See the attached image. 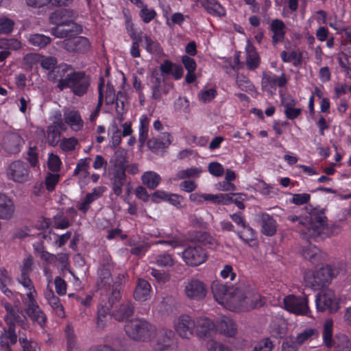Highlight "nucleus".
<instances>
[{
  "label": "nucleus",
  "mask_w": 351,
  "mask_h": 351,
  "mask_svg": "<svg viewBox=\"0 0 351 351\" xmlns=\"http://www.w3.org/2000/svg\"><path fill=\"white\" fill-rule=\"evenodd\" d=\"M287 330L284 323L273 322L270 326V333L276 338H281L286 335Z\"/></svg>",
  "instance_id": "54"
},
{
  "label": "nucleus",
  "mask_w": 351,
  "mask_h": 351,
  "mask_svg": "<svg viewBox=\"0 0 351 351\" xmlns=\"http://www.w3.org/2000/svg\"><path fill=\"white\" fill-rule=\"evenodd\" d=\"M124 328L127 336L136 341H151L156 333V326L143 319H130Z\"/></svg>",
  "instance_id": "4"
},
{
  "label": "nucleus",
  "mask_w": 351,
  "mask_h": 351,
  "mask_svg": "<svg viewBox=\"0 0 351 351\" xmlns=\"http://www.w3.org/2000/svg\"><path fill=\"white\" fill-rule=\"evenodd\" d=\"M99 279L97 286L99 289H107L112 285V280L110 269L106 266H102L98 271Z\"/></svg>",
  "instance_id": "41"
},
{
  "label": "nucleus",
  "mask_w": 351,
  "mask_h": 351,
  "mask_svg": "<svg viewBox=\"0 0 351 351\" xmlns=\"http://www.w3.org/2000/svg\"><path fill=\"white\" fill-rule=\"evenodd\" d=\"M109 308L103 305H99L97 309V315L96 319L97 326L99 328H104L108 321Z\"/></svg>",
  "instance_id": "48"
},
{
  "label": "nucleus",
  "mask_w": 351,
  "mask_h": 351,
  "mask_svg": "<svg viewBox=\"0 0 351 351\" xmlns=\"http://www.w3.org/2000/svg\"><path fill=\"white\" fill-rule=\"evenodd\" d=\"M14 21L8 18H0V34H8L12 32Z\"/></svg>",
  "instance_id": "64"
},
{
  "label": "nucleus",
  "mask_w": 351,
  "mask_h": 351,
  "mask_svg": "<svg viewBox=\"0 0 351 351\" xmlns=\"http://www.w3.org/2000/svg\"><path fill=\"white\" fill-rule=\"evenodd\" d=\"M130 250V253L136 256H143L149 249L151 245L145 241L141 242L137 245H132Z\"/></svg>",
  "instance_id": "62"
},
{
  "label": "nucleus",
  "mask_w": 351,
  "mask_h": 351,
  "mask_svg": "<svg viewBox=\"0 0 351 351\" xmlns=\"http://www.w3.org/2000/svg\"><path fill=\"white\" fill-rule=\"evenodd\" d=\"M45 298L53 309V312L60 317L64 316V311L58 297H57L51 289H47L45 292Z\"/></svg>",
  "instance_id": "31"
},
{
  "label": "nucleus",
  "mask_w": 351,
  "mask_h": 351,
  "mask_svg": "<svg viewBox=\"0 0 351 351\" xmlns=\"http://www.w3.org/2000/svg\"><path fill=\"white\" fill-rule=\"evenodd\" d=\"M63 119L64 124L67 125L75 132L80 131L84 127V121L80 112L77 110L71 108L64 109Z\"/></svg>",
  "instance_id": "22"
},
{
  "label": "nucleus",
  "mask_w": 351,
  "mask_h": 351,
  "mask_svg": "<svg viewBox=\"0 0 351 351\" xmlns=\"http://www.w3.org/2000/svg\"><path fill=\"white\" fill-rule=\"evenodd\" d=\"M104 191L105 188L103 186H98L94 188L92 192L88 193L86 195L84 199L79 204L78 208L80 210L83 211L84 213H86L89 208L90 204L96 199H99L102 195Z\"/></svg>",
  "instance_id": "33"
},
{
  "label": "nucleus",
  "mask_w": 351,
  "mask_h": 351,
  "mask_svg": "<svg viewBox=\"0 0 351 351\" xmlns=\"http://www.w3.org/2000/svg\"><path fill=\"white\" fill-rule=\"evenodd\" d=\"M57 125H49L46 131L43 130L46 143L51 146H56L60 141L61 132Z\"/></svg>",
  "instance_id": "37"
},
{
  "label": "nucleus",
  "mask_w": 351,
  "mask_h": 351,
  "mask_svg": "<svg viewBox=\"0 0 351 351\" xmlns=\"http://www.w3.org/2000/svg\"><path fill=\"white\" fill-rule=\"evenodd\" d=\"M28 43L38 49H43L51 43V38L38 33L29 34L27 37Z\"/></svg>",
  "instance_id": "36"
},
{
  "label": "nucleus",
  "mask_w": 351,
  "mask_h": 351,
  "mask_svg": "<svg viewBox=\"0 0 351 351\" xmlns=\"http://www.w3.org/2000/svg\"><path fill=\"white\" fill-rule=\"evenodd\" d=\"M217 95V88L214 86H205L197 93V99L202 104L211 102Z\"/></svg>",
  "instance_id": "39"
},
{
  "label": "nucleus",
  "mask_w": 351,
  "mask_h": 351,
  "mask_svg": "<svg viewBox=\"0 0 351 351\" xmlns=\"http://www.w3.org/2000/svg\"><path fill=\"white\" fill-rule=\"evenodd\" d=\"M21 47V43L15 38H10V39H0V48L10 49V50H17Z\"/></svg>",
  "instance_id": "57"
},
{
  "label": "nucleus",
  "mask_w": 351,
  "mask_h": 351,
  "mask_svg": "<svg viewBox=\"0 0 351 351\" xmlns=\"http://www.w3.org/2000/svg\"><path fill=\"white\" fill-rule=\"evenodd\" d=\"M74 71L73 67L67 64H60L47 73V79L56 84L60 90L68 88L69 82Z\"/></svg>",
  "instance_id": "7"
},
{
  "label": "nucleus",
  "mask_w": 351,
  "mask_h": 351,
  "mask_svg": "<svg viewBox=\"0 0 351 351\" xmlns=\"http://www.w3.org/2000/svg\"><path fill=\"white\" fill-rule=\"evenodd\" d=\"M110 180L114 193L117 196L120 195L125 180V169H114Z\"/></svg>",
  "instance_id": "28"
},
{
  "label": "nucleus",
  "mask_w": 351,
  "mask_h": 351,
  "mask_svg": "<svg viewBox=\"0 0 351 351\" xmlns=\"http://www.w3.org/2000/svg\"><path fill=\"white\" fill-rule=\"evenodd\" d=\"M14 204L12 199L4 193H0V219L8 220L14 213Z\"/></svg>",
  "instance_id": "27"
},
{
  "label": "nucleus",
  "mask_w": 351,
  "mask_h": 351,
  "mask_svg": "<svg viewBox=\"0 0 351 351\" xmlns=\"http://www.w3.org/2000/svg\"><path fill=\"white\" fill-rule=\"evenodd\" d=\"M90 162L89 158L80 159L73 171V176L78 177V183L82 187L87 184L89 178Z\"/></svg>",
  "instance_id": "25"
},
{
  "label": "nucleus",
  "mask_w": 351,
  "mask_h": 351,
  "mask_svg": "<svg viewBox=\"0 0 351 351\" xmlns=\"http://www.w3.org/2000/svg\"><path fill=\"white\" fill-rule=\"evenodd\" d=\"M151 292V286L149 283L145 280H138V284L134 293V297L136 300L146 301L149 298Z\"/></svg>",
  "instance_id": "35"
},
{
  "label": "nucleus",
  "mask_w": 351,
  "mask_h": 351,
  "mask_svg": "<svg viewBox=\"0 0 351 351\" xmlns=\"http://www.w3.org/2000/svg\"><path fill=\"white\" fill-rule=\"evenodd\" d=\"M62 27V26L56 25V27L51 29V34L57 38H62L80 34L82 32V27L80 25H74V27Z\"/></svg>",
  "instance_id": "34"
},
{
  "label": "nucleus",
  "mask_w": 351,
  "mask_h": 351,
  "mask_svg": "<svg viewBox=\"0 0 351 351\" xmlns=\"http://www.w3.org/2000/svg\"><path fill=\"white\" fill-rule=\"evenodd\" d=\"M316 308L318 311H329L336 312L339 309L337 296L331 289H326L321 291L315 299Z\"/></svg>",
  "instance_id": "12"
},
{
  "label": "nucleus",
  "mask_w": 351,
  "mask_h": 351,
  "mask_svg": "<svg viewBox=\"0 0 351 351\" xmlns=\"http://www.w3.org/2000/svg\"><path fill=\"white\" fill-rule=\"evenodd\" d=\"M78 144V141L75 137L64 138L60 141V147L64 152H72Z\"/></svg>",
  "instance_id": "53"
},
{
  "label": "nucleus",
  "mask_w": 351,
  "mask_h": 351,
  "mask_svg": "<svg viewBox=\"0 0 351 351\" xmlns=\"http://www.w3.org/2000/svg\"><path fill=\"white\" fill-rule=\"evenodd\" d=\"M62 47L68 51L84 53L90 49V45L86 37L77 36L64 40Z\"/></svg>",
  "instance_id": "21"
},
{
  "label": "nucleus",
  "mask_w": 351,
  "mask_h": 351,
  "mask_svg": "<svg viewBox=\"0 0 351 351\" xmlns=\"http://www.w3.org/2000/svg\"><path fill=\"white\" fill-rule=\"evenodd\" d=\"M215 330L226 337H234L237 332V326L230 317L223 316L216 322Z\"/></svg>",
  "instance_id": "24"
},
{
  "label": "nucleus",
  "mask_w": 351,
  "mask_h": 351,
  "mask_svg": "<svg viewBox=\"0 0 351 351\" xmlns=\"http://www.w3.org/2000/svg\"><path fill=\"white\" fill-rule=\"evenodd\" d=\"M174 336L172 330L168 328L157 329L153 335L151 341H153L156 351H169L171 348V340Z\"/></svg>",
  "instance_id": "14"
},
{
  "label": "nucleus",
  "mask_w": 351,
  "mask_h": 351,
  "mask_svg": "<svg viewBox=\"0 0 351 351\" xmlns=\"http://www.w3.org/2000/svg\"><path fill=\"white\" fill-rule=\"evenodd\" d=\"M280 58L284 62H293V64L295 66L302 64L301 54L295 51L291 53L283 51L280 53Z\"/></svg>",
  "instance_id": "47"
},
{
  "label": "nucleus",
  "mask_w": 351,
  "mask_h": 351,
  "mask_svg": "<svg viewBox=\"0 0 351 351\" xmlns=\"http://www.w3.org/2000/svg\"><path fill=\"white\" fill-rule=\"evenodd\" d=\"M109 132L112 134L110 141L111 146L113 147H117L121 142V130L116 124H113L109 129Z\"/></svg>",
  "instance_id": "59"
},
{
  "label": "nucleus",
  "mask_w": 351,
  "mask_h": 351,
  "mask_svg": "<svg viewBox=\"0 0 351 351\" xmlns=\"http://www.w3.org/2000/svg\"><path fill=\"white\" fill-rule=\"evenodd\" d=\"M7 175L9 179L16 182H25L29 178L28 166L26 163L17 160L12 162L8 169Z\"/></svg>",
  "instance_id": "15"
},
{
  "label": "nucleus",
  "mask_w": 351,
  "mask_h": 351,
  "mask_svg": "<svg viewBox=\"0 0 351 351\" xmlns=\"http://www.w3.org/2000/svg\"><path fill=\"white\" fill-rule=\"evenodd\" d=\"M274 348V343L269 338H264L258 341L253 349V351H271Z\"/></svg>",
  "instance_id": "60"
},
{
  "label": "nucleus",
  "mask_w": 351,
  "mask_h": 351,
  "mask_svg": "<svg viewBox=\"0 0 351 351\" xmlns=\"http://www.w3.org/2000/svg\"><path fill=\"white\" fill-rule=\"evenodd\" d=\"M90 86V78L84 72L73 71L69 82L68 88L77 96H82L88 91Z\"/></svg>",
  "instance_id": "13"
},
{
  "label": "nucleus",
  "mask_w": 351,
  "mask_h": 351,
  "mask_svg": "<svg viewBox=\"0 0 351 351\" xmlns=\"http://www.w3.org/2000/svg\"><path fill=\"white\" fill-rule=\"evenodd\" d=\"M283 305L285 309L297 315H306L309 311L306 296L289 295L284 298Z\"/></svg>",
  "instance_id": "11"
},
{
  "label": "nucleus",
  "mask_w": 351,
  "mask_h": 351,
  "mask_svg": "<svg viewBox=\"0 0 351 351\" xmlns=\"http://www.w3.org/2000/svg\"><path fill=\"white\" fill-rule=\"evenodd\" d=\"M78 16L76 11L72 9H60L52 12L49 16V23L56 25L74 27L78 25L75 20Z\"/></svg>",
  "instance_id": "10"
},
{
  "label": "nucleus",
  "mask_w": 351,
  "mask_h": 351,
  "mask_svg": "<svg viewBox=\"0 0 351 351\" xmlns=\"http://www.w3.org/2000/svg\"><path fill=\"white\" fill-rule=\"evenodd\" d=\"M2 306L5 308L7 314L4 317V321L6 324H12L16 322L23 328L25 329L29 327L28 322L25 318L22 319L18 314L19 308L17 306H13L7 302L2 301Z\"/></svg>",
  "instance_id": "23"
},
{
  "label": "nucleus",
  "mask_w": 351,
  "mask_h": 351,
  "mask_svg": "<svg viewBox=\"0 0 351 351\" xmlns=\"http://www.w3.org/2000/svg\"><path fill=\"white\" fill-rule=\"evenodd\" d=\"M211 289L216 301L230 311L258 308L265 302L261 295L245 282L229 287L219 281H214Z\"/></svg>",
  "instance_id": "1"
},
{
  "label": "nucleus",
  "mask_w": 351,
  "mask_h": 351,
  "mask_svg": "<svg viewBox=\"0 0 351 351\" xmlns=\"http://www.w3.org/2000/svg\"><path fill=\"white\" fill-rule=\"evenodd\" d=\"M206 254L200 246H190L182 252L184 261L190 266H198L206 260Z\"/></svg>",
  "instance_id": "16"
},
{
  "label": "nucleus",
  "mask_w": 351,
  "mask_h": 351,
  "mask_svg": "<svg viewBox=\"0 0 351 351\" xmlns=\"http://www.w3.org/2000/svg\"><path fill=\"white\" fill-rule=\"evenodd\" d=\"M142 182L147 188L154 189L161 181V178L157 173L148 171L145 172L141 176Z\"/></svg>",
  "instance_id": "40"
},
{
  "label": "nucleus",
  "mask_w": 351,
  "mask_h": 351,
  "mask_svg": "<svg viewBox=\"0 0 351 351\" xmlns=\"http://www.w3.org/2000/svg\"><path fill=\"white\" fill-rule=\"evenodd\" d=\"M269 29L272 32L271 38L274 45L284 40L287 27L282 20L278 19L272 20L269 24Z\"/></svg>",
  "instance_id": "26"
},
{
  "label": "nucleus",
  "mask_w": 351,
  "mask_h": 351,
  "mask_svg": "<svg viewBox=\"0 0 351 351\" xmlns=\"http://www.w3.org/2000/svg\"><path fill=\"white\" fill-rule=\"evenodd\" d=\"M25 293L27 298L25 313L32 322H36L43 328L46 323L47 317L36 300L37 292L36 289H32Z\"/></svg>",
  "instance_id": "8"
},
{
  "label": "nucleus",
  "mask_w": 351,
  "mask_h": 351,
  "mask_svg": "<svg viewBox=\"0 0 351 351\" xmlns=\"http://www.w3.org/2000/svg\"><path fill=\"white\" fill-rule=\"evenodd\" d=\"M318 337V331L315 328H307L299 332L294 338L299 346L308 343L313 339Z\"/></svg>",
  "instance_id": "43"
},
{
  "label": "nucleus",
  "mask_w": 351,
  "mask_h": 351,
  "mask_svg": "<svg viewBox=\"0 0 351 351\" xmlns=\"http://www.w3.org/2000/svg\"><path fill=\"white\" fill-rule=\"evenodd\" d=\"M303 256L309 260L313 263H317L319 261L321 254L319 250L315 245H308L303 250Z\"/></svg>",
  "instance_id": "46"
},
{
  "label": "nucleus",
  "mask_w": 351,
  "mask_h": 351,
  "mask_svg": "<svg viewBox=\"0 0 351 351\" xmlns=\"http://www.w3.org/2000/svg\"><path fill=\"white\" fill-rule=\"evenodd\" d=\"M215 332V324L210 319L199 317L195 320V333L199 339H206Z\"/></svg>",
  "instance_id": "18"
},
{
  "label": "nucleus",
  "mask_w": 351,
  "mask_h": 351,
  "mask_svg": "<svg viewBox=\"0 0 351 351\" xmlns=\"http://www.w3.org/2000/svg\"><path fill=\"white\" fill-rule=\"evenodd\" d=\"M143 41L145 43V48L146 51L150 53H158L160 51V45L153 40L149 36H145L143 37Z\"/></svg>",
  "instance_id": "58"
},
{
  "label": "nucleus",
  "mask_w": 351,
  "mask_h": 351,
  "mask_svg": "<svg viewBox=\"0 0 351 351\" xmlns=\"http://www.w3.org/2000/svg\"><path fill=\"white\" fill-rule=\"evenodd\" d=\"M261 232L266 236H273L277 228L276 221L267 213L260 214Z\"/></svg>",
  "instance_id": "30"
},
{
  "label": "nucleus",
  "mask_w": 351,
  "mask_h": 351,
  "mask_svg": "<svg viewBox=\"0 0 351 351\" xmlns=\"http://www.w3.org/2000/svg\"><path fill=\"white\" fill-rule=\"evenodd\" d=\"M151 84L152 97L156 100L161 98L162 92L165 95H167L173 86L171 84H166L164 76L158 73H153L151 79Z\"/></svg>",
  "instance_id": "20"
},
{
  "label": "nucleus",
  "mask_w": 351,
  "mask_h": 351,
  "mask_svg": "<svg viewBox=\"0 0 351 351\" xmlns=\"http://www.w3.org/2000/svg\"><path fill=\"white\" fill-rule=\"evenodd\" d=\"M200 5L211 15L223 17L226 12L217 0H200Z\"/></svg>",
  "instance_id": "32"
},
{
  "label": "nucleus",
  "mask_w": 351,
  "mask_h": 351,
  "mask_svg": "<svg viewBox=\"0 0 351 351\" xmlns=\"http://www.w3.org/2000/svg\"><path fill=\"white\" fill-rule=\"evenodd\" d=\"M149 119L147 115H142L140 118L138 141L143 145L148 138Z\"/></svg>",
  "instance_id": "45"
},
{
  "label": "nucleus",
  "mask_w": 351,
  "mask_h": 351,
  "mask_svg": "<svg viewBox=\"0 0 351 351\" xmlns=\"http://www.w3.org/2000/svg\"><path fill=\"white\" fill-rule=\"evenodd\" d=\"M196 239L199 242L210 248H215L217 245V243L215 239L206 232H197L196 234Z\"/></svg>",
  "instance_id": "50"
},
{
  "label": "nucleus",
  "mask_w": 351,
  "mask_h": 351,
  "mask_svg": "<svg viewBox=\"0 0 351 351\" xmlns=\"http://www.w3.org/2000/svg\"><path fill=\"white\" fill-rule=\"evenodd\" d=\"M166 141H161L157 138H152L147 141L148 147L154 153L159 154L171 143V135L169 133H164Z\"/></svg>",
  "instance_id": "38"
},
{
  "label": "nucleus",
  "mask_w": 351,
  "mask_h": 351,
  "mask_svg": "<svg viewBox=\"0 0 351 351\" xmlns=\"http://www.w3.org/2000/svg\"><path fill=\"white\" fill-rule=\"evenodd\" d=\"M43 56L36 53H29L23 57V62L25 65L32 67L42 60Z\"/></svg>",
  "instance_id": "63"
},
{
  "label": "nucleus",
  "mask_w": 351,
  "mask_h": 351,
  "mask_svg": "<svg viewBox=\"0 0 351 351\" xmlns=\"http://www.w3.org/2000/svg\"><path fill=\"white\" fill-rule=\"evenodd\" d=\"M236 83L237 86L243 91L252 92L254 90V84L243 75H237Z\"/></svg>",
  "instance_id": "49"
},
{
  "label": "nucleus",
  "mask_w": 351,
  "mask_h": 351,
  "mask_svg": "<svg viewBox=\"0 0 351 351\" xmlns=\"http://www.w3.org/2000/svg\"><path fill=\"white\" fill-rule=\"evenodd\" d=\"M183 294L186 299L200 302L204 300L208 293L206 285L195 278L186 279L182 285Z\"/></svg>",
  "instance_id": "6"
},
{
  "label": "nucleus",
  "mask_w": 351,
  "mask_h": 351,
  "mask_svg": "<svg viewBox=\"0 0 351 351\" xmlns=\"http://www.w3.org/2000/svg\"><path fill=\"white\" fill-rule=\"evenodd\" d=\"M134 313V306L130 302H126L122 304L119 308L114 313V316L116 319L119 322H122L129 317H130Z\"/></svg>",
  "instance_id": "42"
},
{
  "label": "nucleus",
  "mask_w": 351,
  "mask_h": 351,
  "mask_svg": "<svg viewBox=\"0 0 351 351\" xmlns=\"http://www.w3.org/2000/svg\"><path fill=\"white\" fill-rule=\"evenodd\" d=\"M288 82L285 73L278 76L271 72L264 73L261 80V86L263 90L272 92L277 87H284Z\"/></svg>",
  "instance_id": "17"
},
{
  "label": "nucleus",
  "mask_w": 351,
  "mask_h": 351,
  "mask_svg": "<svg viewBox=\"0 0 351 351\" xmlns=\"http://www.w3.org/2000/svg\"><path fill=\"white\" fill-rule=\"evenodd\" d=\"M139 16L145 23H149L156 16V12L154 9H149L146 5L141 3Z\"/></svg>",
  "instance_id": "55"
},
{
  "label": "nucleus",
  "mask_w": 351,
  "mask_h": 351,
  "mask_svg": "<svg viewBox=\"0 0 351 351\" xmlns=\"http://www.w3.org/2000/svg\"><path fill=\"white\" fill-rule=\"evenodd\" d=\"M288 219L292 222L298 221L301 228L300 232L309 237H315L326 233L327 218L325 215L324 208H311L308 212V216L298 217L296 215H290L288 217Z\"/></svg>",
  "instance_id": "2"
},
{
  "label": "nucleus",
  "mask_w": 351,
  "mask_h": 351,
  "mask_svg": "<svg viewBox=\"0 0 351 351\" xmlns=\"http://www.w3.org/2000/svg\"><path fill=\"white\" fill-rule=\"evenodd\" d=\"M195 320L188 314H181L173 319V327L180 338L190 339L195 334Z\"/></svg>",
  "instance_id": "9"
},
{
  "label": "nucleus",
  "mask_w": 351,
  "mask_h": 351,
  "mask_svg": "<svg viewBox=\"0 0 351 351\" xmlns=\"http://www.w3.org/2000/svg\"><path fill=\"white\" fill-rule=\"evenodd\" d=\"M150 262L162 267H171L174 264V261L171 256L167 254L158 255L155 258V261H151Z\"/></svg>",
  "instance_id": "51"
},
{
  "label": "nucleus",
  "mask_w": 351,
  "mask_h": 351,
  "mask_svg": "<svg viewBox=\"0 0 351 351\" xmlns=\"http://www.w3.org/2000/svg\"><path fill=\"white\" fill-rule=\"evenodd\" d=\"M126 155L127 152L123 149H119L114 152L113 158L114 169H125V165L126 163Z\"/></svg>",
  "instance_id": "52"
},
{
  "label": "nucleus",
  "mask_w": 351,
  "mask_h": 351,
  "mask_svg": "<svg viewBox=\"0 0 351 351\" xmlns=\"http://www.w3.org/2000/svg\"><path fill=\"white\" fill-rule=\"evenodd\" d=\"M299 347L293 337H288L282 343L281 351H298Z\"/></svg>",
  "instance_id": "61"
},
{
  "label": "nucleus",
  "mask_w": 351,
  "mask_h": 351,
  "mask_svg": "<svg viewBox=\"0 0 351 351\" xmlns=\"http://www.w3.org/2000/svg\"><path fill=\"white\" fill-rule=\"evenodd\" d=\"M345 271L343 263H340L335 267L326 265L318 269L306 271L304 274V279L306 286L317 289L331 281L334 277L343 274Z\"/></svg>",
  "instance_id": "3"
},
{
  "label": "nucleus",
  "mask_w": 351,
  "mask_h": 351,
  "mask_svg": "<svg viewBox=\"0 0 351 351\" xmlns=\"http://www.w3.org/2000/svg\"><path fill=\"white\" fill-rule=\"evenodd\" d=\"M23 144V138L17 133L10 134L5 138V149L11 154L19 152Z\"/></svg>",
  "instance_id": "29"
},
{
  "label": "nucleus",
  "mask_w": 351,
  "mask_h": 351,
  "mask_svg": "<svg viewBox=\"0 0 351 351\" xmlns=\"http://www.w3.org/2000/svg\"><path fill=\"white\" fill-rule=\"evenodd\" d=\"M32 265L33 258L32 256H27L24 258L21 267V275L17 278V281L23 286L25 291L35 289L33 282L29 278Z\"/></svg>",
  "instance_id": "19"
},
{
  "label": "nucleus",
  "mask_w": 351,
  "mask_h": 351,
  "mask_svg": "<svg viewBox=\"0 0 351 351\" xmlns=\"http://www.w3.org/2000/svg\"><path fill=\"white\" fill-rule=\"evenodd\" d=\"M247 57L246 64L250 69H254L258 67L259 64V56L257 52L254 50L253 46L247 45L246 47Z\"/></svg>",
  "instance_id": "44"
},
{
  "label": "nucleus",
  "mask_w": 351,
  "mask_h": 351,
  "mask_svg": "<svg viewBox=\"0 0 351 351\" xmlns=\"http://www.w3.org/2000/svg\"><path fill=\"white\" fill-rule=\"evenodd\" d=\"M333 335V322L332 319H326L324 324L322 332L323 343L328 348H334L336 351H351V341L347 335L343 333Z\"/></svg>",
  "instance_id": "5"
},
{
  "label": "nucleus",
  "mask_w": 351,
  "mask_h": 351,
  "mask_svg": "<svg viewBox=\"0 0 351 351\" xmlns=\"http://www.w3.org/2000/svg\"><path fill=\"white\" fill-rule=\"evenodd\" d=\"M237 234L240 239L246 243L254 241L256 239L254 230L248 225L244 226L241 231L237 232Z\"/></svg>",
  "instance_id": "56"
}]
</instances>
